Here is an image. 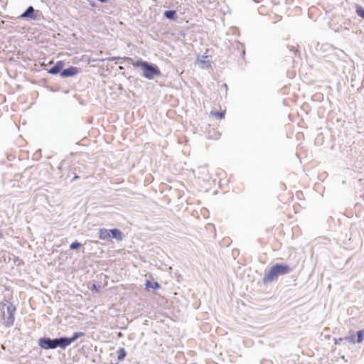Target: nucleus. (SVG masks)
Returning a JSON list of instances; mask_svg holds the SVG:
<instances>
[{
  "label": "nucleus",
  "mask_w": 364,
  "mask_h": 364,
  "mask_svg": "<svg viewBox=\"0 0 364 364\" xmlns=\"http://www.w3.org/2000/svg\"><path fill=\"white\" fill-rule=\"evenodd\" d=\"M132 64L134 67L141 68L142 73L141 75L146 79L153 80L156 76L161 75V72L156 64L141 59L136 60Z\"/></svg>",
  "instance_id": "nucleus-1"
},
{
  "label": "nucleus",
  "mask_w": 364,
  "mask_h": 364,
  "mask_svg": "<svg viewBox=\"0 0 364 364\" xmlns=\"http://www.w3.org/2000/svg\"><path fill=\"white\" fill-rule=\"evenodd\" d=\"M292 268L287 264L277 263L274 264L266 273L263 277V283L267 284L269 282L276 281L278 277L290 273Z\"/></svg>",
  "instance_id": "nucleus-2"
},
{
  "label": "nucleus",
  "mask_w": 364,
  "mask_h": 364,
  "mask_svg": "<svg viewBox=\"0 0 364 364\" xmlns=\"http://www.w3.org/2000/svg\"><path fill=\"white\" fill-rule=\"evenodd\" d=\"M38 344L44 350H53L57 348L63 350L67 348L63 336L55 338L44 336L38 339Z\"/></svg>",
  "instance_id": "nucleus-3"
},
{
  "label": "nucleus",
  "mask_w": 364,
  "mask_h": 364,
  "mask_svg": "<svg viewBox=\"0 0 364 364\" xmlns=\"http://www.w3.org/2000/svg\"><path fill=\"white\" fill-rule=\"evenodd\" d=\"M41 18V11L35 10L32 6H29L18 18L38 21Z\"/></svg>",
  "instance_id": "nucleus-4"
},
{
  "label": "nucleus",
  "mask_w": 364,
  "mask_h": 364,
  "mask_svg": "<svg viewBox=\"0 0 364 364\" xmlns=\"http://www.w3.org/2000/svg\"><path fill=\"white\" fill-rule=\"evenodd\" d=\"M16 306L11 302H9L6 306V312L8 316L4 319V324L6 327H11L14 325L15 317L14 314L16 312Z\"/></svg>",
  "instance_id": "nucleus-5"
},
{
  "label": "nucleus",
  "mask_w": 364,
  "mask_h": 364,
  "mask_svg": "<svg viewBox=\"0 0 364 364\" xmlns=\"http://www.w3.org/2000/svg\"><path fill=\"white\" fill-rule=\"evenodd\" d=\"M80 73V68L75 66H69L68 68L63 69L60 72V76L62 77H73Z\"/></svg>",
  "instance_id": "nucleus-6"
},
{
  "label": "nucleus",
  "mask_w": 364,
  "mask_h": 364,
  "mask_svg": "<svg viewBox=\"0 0 364 364\" xmlns=\"http://www.w3.org/2000/svg\"><path fill=\"white\" fill-rule=\"evenodd\" d=\"M64 65L65 63L63 60H59L48 70V73L52 75H60V72L63 70Z\"/></svg>",
  "instance_id": "nucleus-7"
},
{
  "label": "nucleus",
  "mask_w": 364,
  "mask_h": 364,
  "mask_svg": "<svg viewBox=\"0 0 364 364\" xmlns=\"http://www.w3.org/2000/svg\"><path fill=\"white\" fill-rule=\"evenodd\" d=\"M84 336V332H75L71 337L63 336L66 347H68L72 343Z\"/></svg>",
  "instance_id": "nucleus-8"
},
{
  "label": "nucleus",
  "mask_w": 364,
  "mask_h": 364,
  "mask_svg": "<svg viewBox=\"0 0 364 364\" xmlns=\"http://www.w3.org/2000/svg\"><path fill=\"white\" fill-rule=\"evenodd\" d=\"M109 238H113L120 242L124 239V234L119 229L113 228L109 230Z\"/></svg>",
  "instance_id": "nucleus-9"
},
{
  "label": "nucleus",
  "mask_w": 364,
  "mask_h": 364,
  "mask_svg": "<svg viewBox=\"0 0 364 364\" xmlns=\"http://www.w3.org/2000/svg\"><path fill=\"white\" fill-rule=\"evenodd\" d=\"M164 16L166 18L171 21H176L178 18L175 10H166L164 12Z\"/></svg>",
  "instance_id": "nucleus-10"
},
{
  "label": "nucleus",
  "mask_w": 364,
  "mask_h": 364,
  "mask_svg": "<svg viewBox=\"0 0 364 364\" xmlns=\"http://www.w3.org/2000/svg\"><path fill=\"white\" fill-rule=\"evenodd\" d=\"M355 337H356L355 335H350V336H346L345 338H340L338 339V341L335 339V341H336V343H340L342 341H348L350 343L355 344V343H357L356 340H355Z\"/></svg>",
  "instance_id": "nucleus-11"
},
{
  "label": "nucleus",
  "mask_w": 364,
  "mask_h": 364,
  "mask_svg": "<svg viewBox=\"0 0 364 364\" xmlns=\"http://www.w3.org/2000/svg\"><path fill=\"white\" fill-rule=\"evenodd\" d=\"M99 238L103 240H108L109 238V230L100 228L99 230Z\"/></svg>",
  "instance_id": "nucleus-12"
},
{
  "label": "nucleus",
  "mask_w": 364,
  "mask_h": 364,
  "mask_svg": "<svg viewBox=\"0 0 364 364\" xmlns=\"http://www.w3.org/2000/svg\"><path fill=\"white\" fill-rule=\"evenodd\" d=\"M145 287L148 289H159L160 288V284L157 282L146 280Z\"/></svg>",
  "instance_id": "nucleus-13"
},
{
  "label": "nucleus",
  "mask_w": 364,
  "mask_h": 364,
  "mask_svg": "<svg viewBox=\"0 0 364 364\" xmlns=\"http://www.w3.org/2000/svg\"><path fill=\"white\" fill-rule=\"evenodd\" d=\"M127 355V352L124 348H120L117 352V359L121 361L124 359Z\"/></svg>",
  "instance_id": "nucleus-14"
},
{
  "label": "nucleus",
  "mask_w": 364,
  "mask_h": 364,
  "mask_svg": "<svg viewBox=\"0 0 364 364\" xmlns=\"http://www.w3.org/2000/svg\"><path fill=\"white\" fill-rule=\"evenodd\" d=\"M363 339H364V329L360 330L357 332L356 342L358 343H360L363 342Z\"/></svg>",
  "instance_id": "nucleus-15"
},
{
  "label": "nucleus",
  "mask_w": 364,
  "mask_h": 364,
  "mask_svg": "<svg viewBox=\"0 0 364 364\" xmlns=\"http://www.w3.org/2000/svg\"><path fill=\"white\" fill-rule=\"evenodd\" d=\"M356 14L364 19V8L360 5H356Z\"/></svg>",
  "instance_id": "nucleus-16"
},
{
  "label": "nucleus",
  "mask_w": 364,
  "mask_h": 364,
  "mask_svg": "<svg viewBox=\"0 0 364 364\" xmlns=\"http://www.w3.org/2000/svg\"><path fill=\"white\" fill-rule=\"evenodd\" d=\"M81 243L77 240L74 241L70 245V250H75L79 249L81 247Z\"/></svg>",
  "instance_id": "nucleus-17"
},
{
  "label": "nucleus",
  "mask_w": 364,
  "mask_h": 364,
  "mask_svg": "<svg viewBox=\"0 0 364 364\" xmlns=\"http://www.w3.org/2000/svg\"><path fill=\"white\" fill-rule=\"evenodd\" d=\"M211 114L213 115L218 116L220 119H223L225 117V112H224L215 111V112H211Z\"/></svg>",
  "instance_id": "nucleus-18"
},
{
  "label": "nucleus",
  "mask_w": 364,
  "mask_h": 364,
  "mask_svg": "<svg viewBox=\"0 0 364 364\" xmlns=\"http://www.w3.org/2000/svg\"><path fill=\"white\" fill-rule=\"evenodd\" d=\"M119 59H121L120 57H110V58H107L106 59H105V60L114 61V60H119ZM102 61H104V60H102Z\"/></svg>",
  "instance_id": "nucleus-19"
},
{
  "label": "nucleus",
  "mask_w": 364,
  "mask_h": 364,
  "mask_svg": "<svg viewBox=\"0 0 364 364\" xmlns=\"http://www.w3.org/2000/svg\"><path fill=\"white\" fill-rule=\"evenodd\" d=\"M92 289H96L97 291H98L100 289V286L97 285V284H93Z\"/></svg>",
  "instance_id": "nucleus-20"
},
{
  "label": "nucleus",
  "mask_w": 364,
  "mask_h": 364,
  "mask_svg": "<svg viewBox=\"0 0 364 364\" xmlns=\"http://www.w3.org/2000/svg\"><path fill=\"white\" fill-rule=\"evenodd\" d=\"M124 59L127 61H129V62H132L133 60L132 58H129V57H124Z\"/></svg>",
  "instance_id": "nucleus-21"
},
{
  "label": "nucleus",
  "mask_w": 364,
  "mask_h": 364,
  "mask_svg": "<svg viewBox=\"0 0 364 364\" xmlns=\"http://www.w3.org/2000/svg\"><path fill=\"white\" fill-rule=\"evenodd\" d=\"M97 1L101 3H107L109 0H97Z\"/></svg>",
  "instance_id": "nucleus-22"
},
{
  "label": "nucleus",
  "mask_w": 364,
  "mask_h": 364,
  "mask_svg": "<svg viewBox=\"0 0 364 364\" xmlns=\"http://www.w3.org/2000/svg\"><path fill=\"white\" fill-rule=\"evenodd\" d=\"M79 178V177H78L77 176H76V175H75V176L73 177V178L72 179V181H74V180H75L76 178Z\"/></svg>",
  "instance_id": "nucleus-23"
},
{
  "label": "nucleus",
  "mask_w": 364,
  "mask_h": 364,
  "mask_svg": "<svg viewBox=\"0 0 364 364\" xmlns=\"http://www.w3.org/2000/svg\"><path fill=\"white\" fill-rule=\"evenodd\" d=\"M242 55H245V49H242Z\"/></svg>",
  "instance_id": "nucleus-24"
},
{
  "label": "nucleus",
  "mask_w": 364,
  "mask_h": 364,
  "mask_svg": "<svg viewBox=\"0 0 364 364\" xmlns=\"http://www.w3.org/2000/svg\"><path fill=\"white\" fill-rule=\"evenodd\" d=\"M0 237H3V234L1 232H0Z\"/></svg>",
  "instance_id": "nucleus-25"
}]
</instances>
